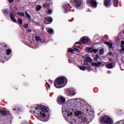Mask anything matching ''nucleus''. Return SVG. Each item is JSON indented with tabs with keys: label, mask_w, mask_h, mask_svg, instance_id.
Masks as SVG:
<instances>
[{
	"label": "nucleus",
	"mask_w": 124,
	"mask_h": 124,
	"mask_svg": "<svg viewBox=\"0 0 124 124\" xmlns=\"http://www.w3.org/2000/svg\"><path fill=\"white\" fill-rule=\"evenodd\" d=\"M67 81V79L65 78V77H59L57 78L54 82V85L55 88L57 89H61V88H63L65 86L64 81Z\"/></svg>",
	"instance_id": "1"
},
{
	"label": "nucleus",
	"mask_w": 124,
	"mask_h": 124,
	"mask_svg": "<svg viewBox=\"0 0 124 124\" xmlns=\"http://www.w3.org/2000/svg\"><path fill=\"white\" fill-rule=\"evenodd\" d=\"M100 122L101 123V124H114V122L113 121V120H112V118H111L110 117L104 115L102 117L100 118Z\"/></svg>",
	"instance_id": "2"
},
{
	"label": "nucleus",
	"mask_w": 124,
	"mask_h": 124,
	"mask_svg": "<svg viewBox=\"0 0 124 124\" xmlns=\"http://www.w3.org/2000/svg\"><path fill=\"white\" fill-rule=\"evenodd\" d=\"M86 3L89 6L93 7V8H96L97 7V2L96 0H87Z\"/></svg>",
	"instance_id": "3"
},
{
	"label": "nucleus",
	"mask_w": 124,
	"mask_h": 124,
	"mask_svg": "<svg viewBox=\"0 0 124 124\" xmlns=\"http://www.w3.org/2000/svg\"><path fill=\"white\" fill-rule=\"evenodd\" d=\"M8 49V46L5 44H0V52L1 54H5Z\"/></svg>",
	"instance_id": "4"
},
{
	"label": "nucleus",
	"mask_w": 124,
	"mask_h": 124,
	"mask_svg": "<svg viewBox=\"0 0 124 124\" xmlns=\"http://www.w3.org/2000/svg\"><path fill=\"white\" fill-rule=\"evenodd\" d=\"M89 118L90 116L85 115L84 117H82L81 119V124H89V122H90V120H89Z\"/></svg>",
	"instance_id": "5"
},
{
	"label": "nucleus",
	"mask_w": 124,
	"mask_h": 124,
	"mask_svg": "<svg viewBox=\"0 0 124 124\" xmlns=\"http://www.w3.org/2000/svg\"><path fill=\"white\" fill-rule=\"evenodd\" d=\"M57 102L58 104L62 105L65 102V98L62 96L57 98Z\"/></svg>",
	"instance_id": "6"
},
{
	"label": "nucleus",
	"mask_w": 124,
	"mask_h": 124,
	"mask_svg": "<svg viewBox=\"0 0 124 124\" xmlns=\"http://www.w3.org/2000/svg\"><path fill=\"white\" fill-rule=\"evenodd\" d=\"M89 62L92 63V62H93V60L90 57H86V59L84 61V63H82V64L89 65Z\"/></svg>",
	"instance_id": "7"
},
{
	"label": "nucleus",
	"mask_w": 124,
	"mask_h": 124,
	"mask_svg": "<svg viewBox=\"0 0 124 124\" xmlns=\"http://www.w3.org/2000/svg\"><path fill=\"white\" fill-rule=\"evenodd\" d=\"M104 5L105 7H110L112 5L111 0H104Z\"/></svg>",
	"instance_id": "8"
},
{
	"label": "nucleus",
	"mask_w": 124,
	"mask_h": 124,
	"mask_svg": "<svg viewBox=\"0 0 124 124\" xmlns=\"http://www.w3.org/2000/svg\"><path fill=\"white\" fill-rule=\"evenodd\" d=\"M45 24H51L53 22V18L51 16H47L45 18Z\"/></svg>",
	"instance_id": "9"
},
{
	"label": "nucleus",
	"mask_w": 124,
	"mask_h": 124,
	"mask_svg": "<svg viewBox=\"0 0 124 124\" xmlns=\"http://www.w3.org/2000/svg\"><path fill=\"white\" fill-rule=\"evenodd\" d=\"M74 4L76 5L77 7H79L81 6L83 1L82 0H74Z\"/></svg>",
	"instance_id": "10"
},
{
	"label": "nucleus",
	"mask_w": 124,
	"mask_h": 124,
	"mask_svg": "<svg viewBox=\"0 0 124 124\" xmlns=\"http://www.w3.org/2000/svg\"><path fill=\"white\" fill-rule=\"evenodd\" d=\"M80 40V42H82L83 44H87L88 42H89V38L86 37H82Z\"/></svg>",
	"instance_id": "11"
},
{
	"label": "nucleus",
	"mask_w": 124,
	"mask_h": 124,
	"mask_svg": "<svg viewBox=\"0 0 124 124\" xmlns=\"http://www.w3.org/2000/svg\"><path fill=\"white\" fill-rule=\"evenodd\" d=\"M115 66H116V63L114 62H112L111 63H109L107 64V68H108L109 69L114 68Z\"/></svg>",
	"instance_id": "12"
},
{
	"label": "nucleus",
	"mask_w": 124,
	"mask_h": 124,
	"mask_svg": "<svg viewBox=\"0 0 124 124\" xmlns=\"http://www.w3.org/2000/svg\"><path fill=\"white\" fill-rule=\"evenodd\" d=\"M41 108H42V105H38L37 107L35 108L36 112L37 114H41Z\"/></svg>",
	"instance_id": "13"
},
{
	"label": "nucleus",
	"mask_w": 124,
	"mask_h": 124,
	"mask_svg": "<svg viewBox=\"0 0 124 124\" xmlns=\"http://www.w3.org/2000/svg\"><path fill=\"white\" fill-rule=\"evenodd\" d=\"M10 16L12 21L14 22V23H17V19L14 17V15L12 13H10Z\"/></svg>",
	"instance_id": "14"
},
{
	"label": "nucleus",
	"mask_w": 124,
	"mask_h": 124,
	"mask_svg": "<svg viewBox=\"0 0 124 124\" xmlns=\"http://www.w3.org/2000/svg\"><path fill=\"white\" fill-rule=\"evenodd\" d=\"M0 113L1 115H3L4 116H7V115H9V116H10V112L6 110H1Z\"/></svg>",
	"instance_id": "15"
},
{
	"label": "nucleus",
	"mask_w": 124,
	"mask_h": 124,
	"mask_svg": "<svg viewBox=\"0 0 124 124\" xmlns=\"http://www.w3.org/2000/svg\"><path fill=\"white\" fill-rule=\"evenodd\" d=\"M113 6L118 7L119 6V0H112Z\"/></svg>",
	"instance_id": "16"
},
{
	"label": "nucleus",
	"mask_w": 124,
	"mask_h": 124,
	"mask_svg": "<svg viewBox=\"0 0 124 124\" xmlns=\"http://www.w3.org/2000/svg\"><path fill=\"white\" fill-rule=\"evenodd\" d=\"M102 63L100 62H98L97 63L96 62H92L91 63V65L92 66H96V67H98L99 65H101Z\"/></svg>",
	"instance_id": "17"
},
{
	"label": "nucleus",
	"mask_w": 124,
	"mask_h": 124,
	"mask_svg": "<svg viewBox=\"0 0 124 124\" xmlns=\"http://www.w3.org/2000/svg\"><path fill=\"white\" fill-rule=\"evenodd\" d=\"M68 6H69V4H68V5L65 4L63 6V8L65 13H67V12H68Z\"/></svg>",
	"instance_id": "18"
},
{
	"label": "nucleus",
	"mask_w": 124,
	"mask_h": 124,
	"mask_svg": "<svg viewBox=\"0 0 124 124\" xmlns=\"http://www.w3.org/2000/svg\"><path fill=\"white\" fill-rule=\"evenodd\" d=\"M41 112H44V113H48V109L47 108V107L44 106L41 108Z\"/></svg>",
	"instance_id": "19"
},
{
	"label": "nucleus",
	"mask_w": 124,
	"mask_h": 124,
	"mask_svg": "<svg viewBox=\"0 0 124 124\" xmlns=\"http://www.w3.org/2000/svg\"><path fill=\"white\" fill-rule=\"evenodd\" d=\"M104 44H105L106 45H107L108 46L109 48H111L113 47V44L110 42H105L104 43Z\"/></svg>",
	"instance_id": "20"
},
{
	"label": "nucleus",
	"mask_w": 124,
	"mask_h": 124,
	"mask_svg": "<svg viewBox=\"0 0 124 124\" xmlns=\"http://www.w3.org/2000/svg\"><path fill=\"white\" fill-rule=\"evenodd\" d=\"M25 15L26 16V18L27 19H29V20H31V16L30 14H29V13H28V11H25Z\"/></svg>",
	"instance_id": "21"
},
{
	"label": "nucleus",
	"mask_w": 124,
	"mask_h": 124,
	"mask_svg": "<svg viewBox=\"0 0 124 124\" xmlns=\"http://www.w3.org/2000/svg\"><path fill=\"white\" fill-rule=\"evenodd\" d=\"M69 93L70 95H75V94H76V93H75L72 89L69 90Z\"/></svg>",
	"instance_id": "22"
},
{
	"label": "nucleus",
	"mask_w": 124,
	"mask_h": 124,
	"mask_svg": "<svg viewBox=\"0 0 124 124\" xmlns=\"http://www.w3.org/2000/svg\"><path fill=\"white\" fill-rule=\"evenodd\" d=\"M86 50L87 52H89L90 53H93V47H86Z\"/></svg>",
	"instance_id": "23"
},
{
	"label": "nucleus",
	"mask_w": 124,
	"mask_h": 124,
	"mask_svg": "<svg viewBox=\"0 0 124 124\" xmlns=\"http://www.w3.org/2000/svg\"><path fill=\"white\" fill-rule=\"evenodd\" d=\"M75 116H77V117H78V116L82 115V111H76L75 112Z\"/></svg>",
	"instance_id": "24"
},
{
	"label": "nucleus",
	"mask_w": 124,
	"mask_h": 124,
	"mask_svg": "<svg viewBox=\"0 0 124 124\" xmlns=\"http://www.w3.org/2000/svg\"><path fill=\"white\" fill-rule=\"evenodd\" d=\"M35 39L36 41H37V42H41V41H42V39L40 38V37H39V36H35Z\"/></svg>",
	"instance_id": "25"
},
{
	"label": "nucleus",
	"mask_w": 124,
	"mask_h": 124,
	"mask_svg": "<svg viewBox=\"0 0 124 124\" xmlns=\"http://www.w3.org/2000/svg\"><path fill=\"white\" fill-rule=\"evenodd\" d=\"M78 68L80 70H83V71H84V70H86L87 69V67L85 66H79Z\"/></svg>",
	"instance_id": "26"
},
{
	"label": "nucleus",
	"mask_w": 124,
	"mask_h": 124,
	"mask_svg": "<svg viewBox=\"0 0 124 124\" xmlns=\"http://www.w3.org/2000/svg\"><path fill=\"white\" fill-rule=\"evenodd\" d=\"M6 55H10V54H11V53H12V50L9 49V48H8L6 50Z\"/></svg>",
	"instance_id": "27"
},
{
	"label": "nucleus",
	"mask_w": 124,
	"mask_h": 124,
	"mask_svg": "<svg viewBox=\"0 0 124 124\" xmlns=\"http://www.w3.org/2000/svg\"><path fill=\"white\" fill-rule=\"evenodd\" d=\"M14 111H17V112H23V109L20 108H14Z\"/></svg>",
	"instance_id": "28"
},
{
	"label": "nucleus",
	"mask_w": 124,
	"mask_h": 124,
	"mask_svg": "<svg viewBox=\"0 0 124 124\" xmlns=\"http://www.w3.org/2000/svg\"><path fill=\"white\" fill-rule=\"evenodd\" d=\"M38 115H40V116L42 115V118H46V117H47V115H46V113L44 112L43 113L42 112H41V113L38 114Z\"/></svg>",
	"instance_id": "29"
},
{
	"label": "nucleus",
	"mask_w": 124,
	"mask_h": 124,
	"mask_svg": "<svg viewBox=\"0 0 124 124\" xmlns=\"http://www.w3.org/2000/svg\"><path fill=\"white\" fill-rule=\"evenodd\" d=\"M42 8V7H41V5H39L37 6H36V11H39Z\"/></svg>",
	"instance_id": "30"
},
{
	"label": "nucleus",
	"mask_w": 124,
	"mask_h": 124,
	"mask_svg": "<svg viewBox=\"0 0 124 124\" xmlns=\"http://www.w3.org/2000/svg\"><path fill=\"white\" fill-rule=\"evenodd\" d=\"M47 32L49 33V34H52L54 33V30L52 29H48Z\"/></svg>",
	"instance_id": "31"
},
{
	"label": "nucleus",
	"mask_w": 124,
	"mask_h": 124,
	"mask_svg": "<svg viewBox=\"0 0 124 124\" xmlns=\"http://www.w3.org/2000/svg\"><path fill=\"white\" fill-rule=\"evenodd\" d=\"M99 58H100V56H99V55L97 54H96L95 56L93 57V59L94 61H97V60H98Z\"/></svg>",
	"instance_id": "32"
},
{
	"label": "nucleus",
	"mask_w": 124,
	"mask_h": 124,
	"mask_svg": "<svg viewBox=\"0 0 124 124\" xmlns=\"http://www.w3.org/2000/svg\"><path fill=\"white\" fill-rule=\"evenodd\" d=\"M18 22L20 25H22L23 24V19L22 18H17Z\"/></svg>",
	"instance_id": "33"
},
{
	"label": "nucleus",
	"mask_w": 124,
	"mask_h": 124,
	"mask_svg": "<svg viewBox=\"0 0 124 124\" xmlns=\"http://www.w3.org/2000/svg\"><path fill=\"white\" fill-rule=\"evenodd\" d=\"M2 12H3L4 15H6L8 14V13H9L8 10H7V9L3 10Z\"/></svg>",
	"instance_id": "34"
},
{
	"label": "nucleus",
	"mask_w": 124,
	"mask_h": 124,
	"mask_svg": "<svg viewBox=\"0 0 124 124\" xmlns=\"http://www.w3.org/2000/svg\"><path fill=\"white\" fill-rule=\"evenodd\" d=\"M17 14H18L19 15H20V16H22L23 17H25V13H24V12H18L17 13Z\"/></svg>",
	"instance_id": "35"
},
{
	"label": "nucleus",
	"mask_w": 124,
	"mask_h": 124,
	"mask_svg": "<svg viewBox=\"0 0 124 124\" xmlns=\"http://www.w3.org/2000/svg\"><path fill=\"white\" fill-rule=\"evenodd\" d=\"M67 52L73 53L74 52V50L72 48H69L67 50Z\"/></svg>",
	"instance_id": "36"
},
{
	"label": "nucleus",
	"mask_w": 124,
	"mask_h": 124,
	"mask_svg": "<svg viewBox=\"0 0 124 124\" xmlns=\"http://www.w3.org/2000/svg\"><path fill=\"white\" fill-rule=\"evenodd\" d=\"M104 50L103 49V48H101L99 50V55H102L103 54H104Z\"/></svg>",
	"instance_id": "37"
},
{
	"label": "nucleus",
	"mask_w": 124,
	"mask_h": 124,
	"mask_svg": "<svg viewBox=\"0 0 124 124\" xmlns=\"http://www.w3.org/2000/svg\"><path fill=\"white\" fill-rule=\"evenodd\" d=\"M2 124H10V122L8 120H6Z\"/></svg>",
	"instance_id": "38"
},
{
	"label": "nucleus",
	"mask_w": 124,
	"mask_h": 124,
	"mask_svg": "<svg viewBox=\"0 0 124 124\" xmlns=\"http://www.w3.org/2000/svg\"><path fill=\"white\" fill-rule=\"evenodd\" d=\"M120 47L121 48V49L119 50L120 52H122V51H123L124 52V46H120Z\"/></svg>",
	"instance_id": "39"
},
{
	"label": "nucleus",
	"mask_w": 124,
	"mask_h": 124,
	"mask_svg": "<svg viewBox=\"0 0 124 124\" xmlns=\"http://www.w3.org/2000/svg\"><path fill=\"white\" fill-rule=\"evenodd\" d=\"M23 28L25 29H28L29 28V24H26L23 26Z\"/></svg>",
	"instance_id": "40"
},
{
	"label": "nucleus",
	"mask_w": 124,
	"mask_h": 124,
	"mask_svg": "<svg viewBox=\"0 0 124 124\" xmlns=\"http://www.w3.org/2000/svg\"><path fill=\"white\" fill-rule=\"evenodd\" d=\"M52 10H51V9H49L48 11H47V14H52Z\"/></svg>",
	"instance_id": "41"
},
{
	"label": "nucleus",
	"mask_w": 124,
	"mask_h": 124,
	"mask_svg": "<svg viewBox=\"0 0 124 124\" xmlns=\"http://www.w3.org/2000/svg\"><path fill=\"white\" fill-rule=\"evenodd\" d=\"M94 53H97L98 52V49L94 48L93 49V51Z\"/></svg>",
	"instance_id": "42"
},
{
	"label": "nucleus",
	"mask_w": 124,
	"mask_h": 124,
	"mask_svg": "<svg viewBox=\"0 0 124 124\" xmlns=\"http://www.w3.org/2000/svg\"><path fill=\"white\" fill-rule=\"evenodd\" d=\"M76 51L77 52H79L80 50L77 47L74 48V51Z\"/></svg>",
	"instance_id": "43"
},
{
	"label": "nucleus",
	"mask_w": 124,
	"mask_h": 124,
	"mask_svg": "<svg viewBox=\"0 0 124 124\" xmlns=\"http://www.w3.org/2000/svg\"><path fill=\"white\" fill-rule=\"evenodd\" d=\"M75 45H82V43H81V42H77L76 43H75Z\"/></svg>",
	"instance_id": "44"
},
{
	"label": "nucleus",
	"mask_w": 124,
	"mask_h": 124,
	"mask_svg": "<svg viewBox=\"0 0 124 124\" xmlns=\"http://www.w3.org/2000/svg\"><path fill=\"white\" fill-rule=\"evenodd\" d=\"M46 88H50V84H49L48 82H46Z\"/></svg>",
	"instance_id": "45"
},
{
	"label": "nucleus",
	"mask_w": 124,
	"mask_h": 124,
	"mask_svg": "<svg viewBox=\"0 0 124 124\" xmlns=\"http://www.w3.org/2000/svg\"><path fill=\"white\" fill-rule=\"evenodd\" d=\"M86 69H87V70L88 71H91V70L92 69V68L91 67L89 66L87 68H86Z\"/></svg>",
	"instance_id": "46"
},
{
	"label": "nucleus",
	"mask_w": 124,
	"mask_h": 124,
	"mask_svg": "<svg viewBox=\"0 0 124 124\" xmlns=\"http://www.w3.org/2000/svg\"><path fill=\"white\" fill-rule=\"evenodd\" d=\"M121 46H124V40L121 41Z\"/></svg>",
	"instance_id": "47"
},
{
	"label": "nucleus",
	"mask_w": 124,
	"mask_h": 124,
	"mask_svg": "<svg viewBox=\"0 0 124 124\" xmlns=\"http://www.w3.org/2000/svg\"><path fill=\"white\" fill-rule=\"evenodd\" d=\"M108 55H109V56H112L113 55V52L110 51L108 52Z\"/></svg>",
	"instance_id": "48"
},
{
	"label": "nucleus",
	"mask_w": 124,
	"mask_h": 124,
	"mask_svg": "<svg viewBox=\"0 0 124 124\" xmlns=\"http://www.w3.org/2000/svg\"><path fill=\"white\" fill-rule=\"evenodd\" d=\"M27 32H31L32 31L31 29H27Z\"/></svg>",
	"instance_id": "49"
},
{
	"label": "nucleus",
	"mask_w": 124,
	"mask_h": 124,
	"mask_svg": "<svg viewBox=\"0 0 124 124\" xmlns=\"http://www.w3.org/2000/svg\"><path fill=\"white\" fill-rule=\"evenodd\" d=\"M8 1H9V3H12L14 1L13 0H8Z\"/></svg>",
	"instance_id": "50"
},
{
	"label": "nucleus",
	"mask_w": 124,
	"mask_h": 124,
	"mask_svg": "<svg viewBox=\"0 0 124 124\" xmlns=\"http://www.w3.org/2000/svg\"><path fill=\"white\" fill-rule=\"evenodd\" d=\"M42 6L44 8H46V4L45 3H43V5H42Z\"/></svg>",
	"instance_id": "51"
},
{
	"label": "nucleus",
	"mask_w": 124,
	"mask_h": 124,
	"mask_svg": "<svg viewBox=\"0 0 124 124\" xmlns=\"http://www.w3.org/2000/svg\"><path fill=\"white\" fill-rule=\"evenodd\" d=\"M70 3H71V4H74V1L71 0L70 1Z\"/></svg>",
	"instance_id": "52"
},
{
	"label": "nucleus",
	"mask_w": 124,
	"mask_h": 124,
	"mask_svg": "<svg viewBox=\"0 0 124 124\" xmlns=\"http://www.w3.org/2000/svg\"><path fill=\"white\" fill-rule=\"evenodd\" d=\"M15 9L16 10V11H18V8L17 7H15Z\"/></svg>",
	"instance_id": "53"
},
{
	"label": "nucleus",
	"mask_w": 124,
	"mask_h": 124,
	"mask_svg": "<svg viewBox=\"0 0 124 124\" xmlns=\"http://www.w3.org/2000/svg\"><path fill=\"white\" fill-rule=\"evenodd\" d=\"M109 62H111V61H112V59H111V58L109 59Z\"/></svg>",
	"instance_id": "54"
},
{
	"label": "nucleus",
	"mask_w": 124,
	"mask_h": 124,
	"mask_svg": "<svg viewBox=\"0 0 124 124\" xmlns=\"http://www.w3.org/2000/svg\"><path fill=\"white\" fill-rule=\"evenodd\" d=\"M67 115H68V117H69V116H70V114H69V113H68Z\"/></svg>",
	"instance_id": "55"
},
{
	"label": "nucleus",
	"mask_w": 124,
	"mask_h": 124,
	"mask_svg": "<svg viewBox=\"0 0 124 124\" xmlns=\"http://www.w3.org/2000/svg\"><path fill=\"white\" fill-rule=\"evenodd\" d=\"M16 90H18V88H16Z\"/></svg>",
	"instance_id": "56"
},
{
	"label": "nucleus",
	"mask_w": 124,
	"mask_h": 124,
	"mask_svg": "<svg viewBox=\"0 0 124 124\" xmlns=\"http://www.w3.org/2000/svg\"><path fill=\"white\" fill-rule=\"evenodd\" d=\"M49 1H50V0H48Z\"/></svg>",
	"instance_id": "57"
}]
</instances>
